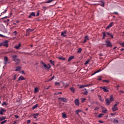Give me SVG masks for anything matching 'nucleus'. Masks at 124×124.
<instances>
[{"label": "nucleus", "instance_id": "nucleus-2", "mask_svg": "<svg viewBox=\"0 0 124 124\" xmlns=\"http://www.w3.org/2000/svg\"><path fill=\"white\" fill-rule=\"evenodd\" d=\"M18 58V56L15 55L13 56V61L14 62H15L16 64H19L20 63V61H21L20 59L17 58Z\"/></svg>", "mask_w": 124, "mask_h": 124}, {"label": "nucleus", "instance_id": "nucleus-19", "mask_svg": "<svg viewBox=\"0 0 124 124\" xmlns=\"http://www.w3.org/2000/svg\"><path fill=\"white\" fill-rule=\"evenodd\" d=\"M41 64L43 65V66L45 67V68H47V69H48V66L46 65V64H45L43 62H41Z\"/></svg>", "mask_w": 124, "mask_h": 124}, {"label": "nucleus", "instance_id": "nucleus-36", "mask_svg": "<svg viewBox=\"0 0 124 124\" xmlns=\"http://www.w3.org/2000/svg\"><path fill=\"white\" fill-rule=\"evenodd\" d=\"M119 123V120H118L117 119H114V120H113L114 124H116V123Z\"/></svg>", "mask_w": 124, "mask_h": 124}, {"label": "nucleus", "instance_id": "nucleus-63", "mask_svg": "<svg viewBox=\"0 0 124 124\" xmlns=\"http://www.w3.org/2000/svg\"><path fill=\"white\" fill-rule=\"evenodd\" d=\"M98 122H99V123H100L101 124H103V122L101 120H99Z\"/></svg>", "mask_w": 124, "mask_h": 124}, {"label": "nucleus", "instance_id": "nucleus-48", "mask_svg": "<svg viewBox=\"0 0 124 124\" xmlns=\"http://www.w3.org/2000/svg\"><path fill=\"white\" fill-rule=\"evenodd\" d=\"M89 62H90V60H88L85 63H84V64H88L89 63Z\"/></svg>", "mask_w": 124, "mask_h": 124}, {"label": "nucleus", "instance_id": "nucleus-57", "mask_svg": "<svg viewBox=\"0 0 124 124\" xmlns=\"http://www.w3.org/2000/svg\"><path fill=\"white\" fill-rule=\"evenodd\" d=\"M85 101H86V99L85 98H83L81 100L82 102H85Z\"/></svg>", "mask_w": 124, "mask_h": 124}, {"label": "nucleus", "instance_id": "nucleus-18", "mask_svg": "<svg viewBox=\"0 0 124 124\" xmlns=\"http://www.w3.org/2000/svg\"><path fill=\"white\" fill-rule=\"evenodd\" d=\"M6 119V116H3L0 117V122H2V121H4Z\"/></svg>", "mask_w": 124, "mask_h": 124}, {"label": "nucleus", "instance_id": "nucleus-13", "mask_svg": "<svg viewBox=\"0 0 124 124\" xmlns=\"http://www.w3.org/2000/svg\"><path fill=\"white\" fill-rule=\"evenodd\" d=\"M80 112H82V110L81 109H77L75 111V113H76V115H78V116H80L79 113H80Z\"/></svg>", "mask_w": 124, "mask_h": 124}, {"label": "nucleus", "instance_id": "nucleus-53", "mask_svg": "<svg viewBox=\"0 0 124 124\" xmlns=\"http://www.w3.org/2000/svg\"><path fill=\"white\" fill-rule=\"evenodd\" d=\"M31 120H27V123L28 124H29L31 123Z\"/></svg>", "mask_w": 124, "mask_h": 124}, {"label": "nucleus", "instance_id": "nucleus-49", "mask_svg": "<svg viewBox=\"0 0 124 124\" xmlns=\"http://www.w3.org/2000/svg\"><path fill=\"white\" fill-rule=\"evenodd\" d=\"M120 45L123 47H124V43H120Z\"/></svg>", "mask_w": 124, "mask_h": 124}, {"label": "nucleus", "instance_id": "nucleus-35", "mask_svg": "<svg viewBox=\"0 0 124 124\" xmlns=\"http://www.w3.org/2000/svg\"><path fill=\"white\" fill-rule=\"evenodd\" d=\"M30 15H31V16H33V17H35V13L33 12L31 13Z\"/></svg>", "mask_w": 124, "mask_h": 124}, {"label": "nucleus", "instance_id": "nucleus-28", "mask_svg": "<svg viewBox=\"0 0 124 124\" xmlns=\"http://www.w3.org/2000/svg\"><path fill=\"white\" fill-rule=\"evenodd\" d=\"M52 1H55V0H48L45 3H50V2H52Z\"/></svg>", "mask_w": 124, "mask_h": 124}, {"label": "nucleus", "instance_id": "nucleus-58", "mask_svg": "<svg viewBox=\"0 0 124 124\" xmlns=\"http://www.w3.org/2000/svg\"><path fill=\"white\" fill-rule=\"evenodd\" d=\"M39 11H38V12H37V14H36V16H39Z\"/></svg>", "mask_w": 124, "mask_h": 124}, {"label": "nucleus", "instance_id": "nucleus-61", "mask_svg": "<svg viewBox=\"0 0 124 124\" xmlns=\"http://www.w3.org/2000/svg\"><path fill=\"white\" fill-rule=\"evenodd\" d=\"M15 117L16 119H18L19 118V116H18L17 115H15Z\"/></svg>", "mask_w": 124, "mask_h": 124}, {"label": "nucleus", "instance_id": "nucleus-60", "mask_svg": "<svg viewBox=\"0 0 124 124\" xmlns=\"http://www.w3.org/2000/svg\"><path fill=\"white\" fill-rule=\"evenodd\" d=\"M0 37H5V36H4L1 34H0Z\"/></svg>", "mask_w": 124, "mask_h": 124}, {"label": "nucleus", "instance_id": "nucleus-29", "mask_svg": "<svg viewBox=\"0 0 124 124\" xmlns=\"http://www.w3.org/2000/svg\"><path fill=\"white\" fill-rule=\"evenodd\" d=\"M59 60H61L62 61H65V58H63L62 57H58Z\"/></svg>", "mask_w": 124, "mask_h": 124}, {"label": "nucleus", "instance_id": "nucleus-3", "mask_svg": "<svg viewBox=\"0 0 124 124\" xmlns=\"http://www.w3.org/2000/svg\"><path fill=\"white\" fill-rule=\"evenodd\" d=\"M107 47H112V44L111 42L109 41L108 40L106 41V44Z\"/></svg>", "mask_w": 124, "mask_h": 124}, {"label": "nucleus", "instance_id": "nucleus-34", "mask_svg": "<svg viewBox=\"0 0 124 124\" xmlns=\"http://www.w3.org/2000/svg\"><path fill=\"white\" fill-rule=\"evenodd\" d=\"M102 78V77L98 76V78H97V80L98 81H101L102 80V78Z\"/></svg>", "mask_w": 124, "mask_h": 124}, {"label": "nucleus", "instance_id": "nucleus-33", "mask_svg": "<svg viewBox=\"0 0 124 124\" xmlns=\"http://www.w3.org/2000/svg\"><path fill=\"white\" fill-rule=\"evenodd\" d=\"M118 104H120V102H116L113 106H114V107H117V106H118Z\"/></svg>", "mask_w": 124, "mask_h": 124}, {"label": "nucleus", "instance_id": "nucleus-55", "mask_svg": "<svg viewBox=\"0 0 124 124\" xmlns=\"http://www.w3.org/2000/svg\"><path fill=\"white\" fill-rule=\"evenodd\" d=\"M116 112H115V113H112L110 114V115H111V116H115V115H116Z\"/></svg>", "mask_w": 124, "mask_h": 124}, {"label": "nucleus", "instance_id": "nucleus-20", "mask_svg": "<svg viewBox=\"0 0 124 124\" xmlns=\"http://www.w3.org/2000/svg\"><path fill=\"white\" fill-rule=\"evenodd\" d=\"M38 106V104H36L35 105L33 106L32 108H31V110H34L36 108H37V107Z\"/></svg>", "mask_w": 124, "mask_h": 124}, {"label": "nucleus", "instance_id": "nucleus-1", "mask_svg": "<svg viewBox=\"0 0 124 124\" xmlns=\"http://www.w3.org/2000/svg\"><path fill=\"white\" fill-rule=\"evenodd\" d=\"M112 101H114V97H113V95H111L109 97V100L108 98L106 99V105L109 106L111 104V102Z\"/></svg>", "mask_w": 124, "mask_h": 124}, {"label": "nucleus", "instance_id": "nucleus-50", "mask_svg": "<svg viewBox=\"0 0 124 124\" xmlns=\"http://www.w3.org/2000/svg\"><path fill=\"white\" fill-rule=\"evenodd\" d=\"M107 109H105L104 110H102V113H106L107 112Z\"/></svg>", "mask_w": 124, "mask_h": 124}, {"label": "nucleus", "instance_id": "nucleus-56", "mask_svg": "<svg viewBox=\"0 0 124 124\" xmlns=\"http://www.w3.org/2000/svg\"><path fill=\"white\" fill-rule=\"evenodd\" d=\"M2 105H5V106H6V105H7V104H6V102H4L2 103Z\"/></svg>", "mask_w": 124, "mask_h": 124}, {"label": "nucleus", "instance_id": "nucleus-30", "mask_svg": "<svg viewBox=\"0 0 124 124\" xmlns=\"http://www.w3.org/2000/svg\"><path fill=\"white\" fill-rule=\"evenodd\" d=\"M49 62L52 64V65H55V62L52 61V60H49Z\"/></svg>", "mask_w": 124, "mask_h": 124}, {"label": "nucleus", "instance_id": "nucleus-51", "mask_svg": "<svg viewBox=\"0 0 124 124\" xmlns=\"http://www.w3.org/2000/svg\"><path fill=\"white\" fill-rule=\"evenodd\" d=\"M103 82H106V83H109V80H103Z\"/></svg>", "mask_w": 124, "mask_h": 124}, {"label": "nucleus", "instance_id": "nucleus-62", "mask_svg": "<svg viewBox=\"0 0 124 124\" xmlns=\"http://www.w3.org/2000/svg\"><path fill=\"white\" fill-rule=\"evenodd\" d=\"M86 42H87V40H86V39H85L83 42V43H86Z\"/></svg>", "mask_w": 124, "mask_h": 124}, {"label": "nucleus", "instance_id": "nucleus-5", "mask_svg": "<svg viewBox=\"0 0 124 124\" xmlns=\"http://www.w3.org/2000/svg\"><path fill=\"white\" fill-rule=\"evenodd\" d=\"M4 63L5 65H6V64H7V63H9V62H8V58H7V57L5 56L4 57Z\"/></svg>", "mask_w": 124, "mask_h": 124}, {"label": "nucleus", "instance_id": "nucleus-16", "mask_svg": "<svg viewBox=\"0 0 124 124\" xmlns=\"http://www.w3.org/2000/svg\"><path fill=\"white\" fill-rule=\"evenodd\" d=\"M3 43V46H5V47H8V43H7V41H5Z\"/></svg>", "mask_w": 124, "mask_h": 124}, {"label": "nucleus", "instance_id": "nucleus-45", "mask_svg": "<svg viewBox=\"0 0 124 124\" xmlns=\"http://www.w3.org/2000/svg\"><path fill=\"white\" fill-rule=\"evenodd\" d=\"M85 39L86 40H89V36H85Z\"/></svg>", "mask_w": 124, "mask_h": 124}, {"label": "nucleus", "instance_id": "nucleus-52", "mask_svg": "<svg viewBox=\"0 0 124 124\" xmlns=\"http://www.w3.org/2000/svg\"><path fill=\"white\" fill-rule=\"evenodd\" d=\"M88 91H86L85 92H84V93H83V94H85V95H87V94H88Z\"/></svg>", "mask_w": 124, "mask_h": 124}, {"label": "nucleus", "instance_id": "nucleus-54", "mask_svg": "<svg viewBox=\"0 0 124 124\" xmlns=\"http://www.w3.org/2000/svg\"><path fill=\"white\" fill-rule=\"evenodd\" d=\"M56 86H60V83L59 82H55Z\"/></svg>", "mask_w": 124, "mask_h": 124}, {"label": "nucleus", "instance_id": "nucleus-6", "mask_svg": "<svg viewBox=\"0 0 124 124\" xmlns=\"http://www.w3.org/2000/svg\"><path fill=\"white\" fill-rule=\"evenodd\" d=\"M58 99L59 100H61V101H62L63 102H67V100L66 99V98L59 97Z\"/></svg>", "mask_w": 124, "mask_h": 124}, {"label": "nucleus", "instance_id": "nucleus-43", "mask_svg": "<svg viewBox=\"0 0 124 124\" xmlns=\"http://www.w3.org/2000/svg\"><path fill=\"white\" fill-rule=\"evenodd\" d=\"M17 77V75H15L14 76L13 80H16Z\"/></svg>", "mask_w": 124, "mask_h": 124}, {"label": "nucleus", "instance_id": "nucleus-12", "mask_svg": "<svg viewBox=\"0 0 124 124\" xmlns=\"http://www.w3.org/2000/svg\"><path fill=\"white\" fill-rule=\"evenodd\" d=\"M67 32V31H63L61 32V35L62 36H63V37H65L66 36V33Z\"/></svg>", "mask_w": 124, "mask_h": 124}, {"label": "nucleus", "instance_id": "nucleus-27", "mask_svg": "<svg viewBox=\"0 0 124 124\" xmlns=\"http://www.w3.org/2000/svg\"><path fill=\"white\" fill-rule=\"evenodd\" d=\"M102 71L101 69H99L96 71L94 73H93L92 75H94L95 74H96V73H98V72H100V71Z\"/></svg>", "mask_w": 124, "mask_h": 124}, {"label": "nucleus", "instance_id": "nucleus-22", "mask_svg": "<svg viewBox=\"0 0 124 124\" xmlns=\"http://www.w3.org/2000/svg\"><path fill=\"white\" fill-rule=\"evenodd\" d=\"M107 35H109V36H110V37H111V38H114V37L113 36V34L109 33V32H107Z\"/></svg>", "mask_w": 124, "mask_h": 124}, {"label": "nucleus", "instance_id": "nucleus-10", "mask_svg": "<svg viewBox=\"0 0 124 124\" xmlns=\"http://www.w3.org/2000/svg\"><path fill=\"white\" fill-rule=\"evenodd\" d=\"M100 89H102V90H103L104 92L105 93H108L109 92V90L107 89H106V87L105 86L102 87H100Z\"/></svg>", "mask_w": 124, "mask_h": 124}, {"label": "nucleus", "instance_id": "nucleus-24", "mask_svg": "<svg viewBox=\"0 0 124 124\" xmlns=\"http://www.w3.org/2000/svg\"><path fill=\"white\" fill-rule=\"evenodd\" d=\"M62 117L64 119H66L67 118V116H66V114L64 113H62Z\"/></svg>", "mask_w": 124, "mask_h": 124}, {"label": "nucleus", "instance_id": "nucleus-31", "mask_svg": "<svg viewBox=\"0 0 124 124\" xmlns=\"http://www.w3.org/2000/svg\"><path fill=\"white\" fill-rule=\"evenodd\" d=\"M81 52H82V48H78V50L77 51V53L80 54V53H81Z\"/></svg>", "mask_w": 124, "mask_h": 124}, {"label": "nucleus", "instance_id": "nucleus-11", "mask_svg": "<svg viewBox=\"0 0 124 124\" xmlns=\"http://www.w3.org/2000/svg\"><path fill=\"white\" fill-rule=\"evenodd\" d=\"M75 105H76L77 106H79V105H80V103L79 102V99H76L75 101Z\"/></svg>", "mask_w": 124, "mask_h": 124}, {"label": "nucleus", "instance_id": "nucleus-17", "mask_svg": "<svg viewBox=\"0 0 124 124\" xmlns=\"http://www.w3.org/2000/svg\"><path fill=\"white\" fill-rule=\"evenodd\" d=\"M24 80H26V78H23V76H20L19 78H18V81H23Z\"/></svg>", "mask_w": 124, "mask_h": 124}, {"label": "nucleus", "instance_id": "nucleus-25", "mask_svg": "<svg viewBox=\"0 0 124 124\" xmlns=\"http://www.w3.org/2000/svg\"><path fill=\"white\" fill-rule=\"evenodd\" d=\"M70 90L71 91V92H72V93H75V89L73 87H71L70 88Z\"/></svg>", "mask_w": 124, "mask_h": 124}, {"label": "nucleus", "instance_id": "nucleus-40", "mask_svg": "<svg viewBox=\"0 0 124 124\" xmlns=\"http://www.w3.org/2000/svg\"><path fill=\"white\" fill-rule=\"evenodd\" d=\"M38 88H35L34 89V93H38Z\"/></svg>", "mask_w": 124, "mask_h": 124}, {"label": "nucleus", "instance_id": "nucleus-47", "mask_svg": "<svg viewBox=\"0 0 124 124\" xmlns=\"http://www.w3.org/2000/svg\"><path fill=\"white\" fill-rule=\"evenodd\" d=\"M47 69L51 68V65L49 64H47Z\"/></svg>", "mask_w": 124, "mask_h": 124}, {"label": "nucleus", "instance_id": "nucleus-44", "mask_svg": "<svg viewBox=\"0 0 124 124\" xmlns=\"http://www.w3.org/2000/svg\"><path fill=\"white\" fill-rule=\"evenodd\" d=\"M89 86H93V84H89L85 85H84V88L85 87H89Z\"/></svg>", "mask_w": 124, "mask_h": 124}, {"label": "nucleus", "instance_id": "nucleus-4", "mask_svg": "<svg viewBox=\"0 0 124 124\" xmlns=\"http://www.w3.org/2000/svg\"><path fill=\"white\" fill-rule=\"evenodd\" d=\"M38 116L39 115V113H32V114H31V116L33 117V118L34 119H37V118H38Z\"/></svg>", "mask_w": 124, "mask_h": 124}, {"label": "nucleus", "instance_id": "nucleus-15", "mask_svg": "<svg viewBox=\"0 0 124 124\" xmlns=\"http://www.w3.org/2000/svg\"><path fill=\"white\" fill-rule=\"evenodd\" d=\"M117 110H119L117 107H115L113 106V107L112 108V111H113V112H115V111H117Z\"/></svg>", "mask_w": 124, "mask_h": 124}, {"label": "nucleus", "instance_id": "nucleus-7", "mask_svg": "<svg viewBox=\"0 0 124 124\" xmlns=\"http://www.w3.org/2000/svg\"><path fill=\"white\" fill-rule=\"evenodd\" d=\"M0 115H3V113H5V112H6V110L3 109L2 108H0Z\"/></svg>", "mask_w": 124, "mask_h": 124}, {"label": "nucleus", "instance_id": "nucleus-59", "mask_svg": "<svg viewBox=\"0 0 124 124\" xmlns=\"http://www.w3.org/2000/svg\"><path fill=\"white\" fill-rule=\"evenodd\" d=\"M98 109H99V108H98V107H96L95 108H94V110H98Z\"/></svg>", "mask_w": 124, "mask_h": 124}, {"label": "nucleus", "instance_id": "nucleus-26", "mask_svg": "<svg viewBox=\"0 0 124 124\" xmlns=\"http://www.w3.org/2000/svg\"><path fill=\"white\" fill-rule=\"evenodd\" d=\"M74 58V56L69 57L68 59V62H70V61H72V60H73Z\"/></svg>", "mask_w": 124, "mask_h": 124}, {"label": "nucleus", "instance_id": "nucleus-32", "mask_svg": "<svg viewBox=\"0 0 124 124\" xmlns=\"http://www.w3.org/2000/svg\"><path fill=\"white\" fill-rule=\"evenodd\" d=\"M103 36L106 37L107 36V32H103Z\"/></svg>", "mask_w": 124, "mask_h": 124}, {"label": "nucleus", "instance_id": "nucleus-41", "mask_svg": "<svg viewBox=\"0 0 124 124\" xmlns=\"http://www.w3.org/2000/svg\"><path fill=\"white\" fill-rule=\"evenodd\" d=\"M7 12V10H5L4 11V12H3L1 13V15H3L4 14V13H6Z\"/></svg>", "mask_w": 124, "mask_h": 124}, {"label": "nucleus", "instance_id": "nucleus-8", "mask_svg": "<svg viewBox=\"0 0 124 124\" xmlns=\"http://www.w3.org/2000/svg\"><path fill=\"white\" fill-rule=\"evenodd\" d=\"M33 31H34L33 29H27L26 30V31H27L26 35H29L30 34V33Z\"/></svg>", "mask_w": 124, "mask_h": 124}, {"label": "nucleus", "instance_id": "nucleus-9", "mask_svg": "<svg viewBox=\"0 0 124 124\" xmlns=\"http://www.w3.org/2000/svg\"><path fill=\"white\" fill-rule=\"evenodd\" d=\"M99 2H101V3H99L98 5H100V6H102V7H104L105 5V2L103 0L99 1Z\"/></svg>", "mask_w": 124, "mask_h": 124}, {"label": "nucleus", "instance_id": "nucleus-42", "mask_svg": "<svg viewBox=\"0 0 124 124\" xmlns=\"http://www.w3.org/2000/svg\"><path fill=\"white\" fill-rule=\"evenodd\" d=\"M104 114H103V113H100L98 115V118H101V117H102V116H104Z\"/></svg>", "mask_w": 124, "mask_h": 124}, {"label": "nucleus", "instance_id": "nucleus-23", "mask_svg": "<svg viewBox=\"0 0 124 124\" xmlns=\"http://www.w3.org/2000/svg\"><path fill=\"white\" fill-rule=\"evenodd\" d=\"M16 71H21V67L20 66H17L16 67Z\"/></svg>", "mask_w": 124, "mask_h": 124}, {"label": "nucleus", "instance_id": "nucleus-21", "mask_svg": "<svg viewBox=\"0 0 124 124\" xmlns=\"http://www.w3.org/2000/svg\"><path fill=\"white\" fill-rule=\"evenodd\" d=\"M20 47H21V44H19L18 46H15V49H16L17 50H18Z\"/></svg>", "mask_w": 124, "mask_h": 124}, {"label": "nucleus", "instance_id": "nucleus-39", "mask_svg": "<svg viewBox=\"0 0 124 124\" xmlns=\"http://www.w3.org/2000/svg\"><path fill=\"white\" fill-rule=\"evenodd\" d=\"M7 122V120H4V121H2V122H1L0 124H6Z\"/></svg>", "mask_w": 124, "mask_h": 124}, {"label": "nucleus", "instance_id": "nucleus-46", "mask_svg": "<svg viewBox=\"0 0 124 124\" xmlns=\"http://www.w3.org/2000/svg\"><path fill=\"white\" fill-rule=\"evenodd\" d=\"M83 88H85V85H81L79 87V89H83Z\"/></svg>", "mask_w": 124, "mask_h": 124}, {"label": "nucleus", "instance_id": "nucleus-37", "mask_svg": "<svg viewBox=\"0 0 124 124\" xmlns=\"http://www.w3.org/2000/svg\"><path fill=\"white\" fill-rule=\"evenodd\" d=\"M62 92H58V93H54V95H57L58 94H62Z\"/></svg>", "mask_w": 124, "mask_h": 124}, {"label": "nucleus", "instance_id": "nucleus-14", "mask_svg": "<svg viewBox=\"0 0 124 124\" xmlns=\"http://www.w3.org/2000/svg\"><path fill=\"white\" fill-rule=\"evenodd\" d=\"M113 24H114L113 22H111L109 23V24L107 27L106 30H109L110 28H111V27H113Z\"/></svg>", "mask_w": 124, "mask_h": 124}, {"label": "nucleus", "instance_id": "nucleus-64", "mask_svg": "<svg viewBox=\"0 0 124 124\" xmlns=\"http://www.w3.org/2000/svg\"><path fill=\"white\" fill-rule=\"evenodd\" d=\"M68 86H69V85H68V84H66L65 85V87L66 88V87H68Z\"/></svg>", "mask_w": 124, "mask_h": 124}, {"label": "nucleus", "instance_id": "nucleus-38", "mask_svg": "<svg viewBox=\"0 0 124 124\" xmlns=\"http://www.w3.org/2000/svg\"><path fill=\"white\" fill-rule=\"evenodd\" d=\"M18 53H19V54H26V55H30V53H28V52H18Z\"/></svg>", "mask_w": 124, "mask_h": 124}]
</instances>
